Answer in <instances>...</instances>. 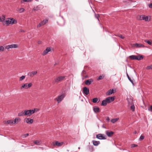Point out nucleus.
I'll return each instance as SVG.
<instances>
[{
  "label": "nucleus",
  "instance_id": "f257e3e1",
  "mask_svg": "<svg viewBox=\"0 0 152 152\" xmlns=\"http://www.w3.org/2000/svg\"><path fill=\"white\" fill-rule=\"evenodd\" d=\"M129 57L131 59L133 60H141L143 58V56H136L134 55H132L129 56Z\"/></svg>",
  "mask_w": 152,
  "mask_h": 152
},
{
  "label": "nucleus",
  "instance_id": "f03ea898",
  "mask_svg": "<svg viewBox=\"0 0 152 152\" xmlns=\"http://www.w3.org/2000/svg\"><path fill=\"white\" fill-rule=\"evenodd\" d=\"M137 19L139 20H144L145 21H148V17L144 15H138L137 17Z\"/></svg>",
  "mask_w": 152,
  "mask_h": 152
},
{
  "label": "nucleus",
  "instance_id": "7ed1b4c3",
  "mask_svg": "<svg viewBox=\"0 0 152 152\" xmlns=\"http://www.w3.org/2000/svg\"><path fill=\"white\" fill-rule=\"evenodd\" d=\"M32 85V84L31 83H30L28 84L26 83L22 85L20 87V88L21 89H22V88L27 89L30 88Z\"/></svg>",
  "mask_w": 152,
  "mask_h": 152
},
{
  "label": "nucleus",
  "instance_id": "20e7f679",
  "mask_svg": "<svg viewBox=\"0 0 152 152\" xmlns=\"http://www.w3.org/2000/svg\"><path fill=\"white\" fill-rule=\"evenodd\" d=\"M65 77V76H59L57 77L55 79L54 81L56 83H58L63 80Z\"/></svg>",
  "mask_w": 152,
  "mask_h": 152
},
{
  "label": "nucleus",
  "instance_id": "39448f33",
  "mask_svg": "<svg viewBox=\"0 0 152 152\" xmlns=\"http://www.w3.org/2000/svg\"><path fill=\"white\" fill-rule=\"evenodd\" d=\"M96 138L100 140H105L106 139V136L104 134H101L96 135Z\"/></svg>",
  "mask_w": 152,
  "mask_h": 152
},
{
  "label": "nucleus",
  "instance_id": "423d86ee",
  "mask_svg": "<svg viewBox=\"0 0 152 152\" xmlns=\"http://www.w3.org/2000/svg\"><path fill=\"white\" fill-rule=\"evenodd\" d=\"M18 47V45L17 44H14L10 45H8L5 47L6 49H8L10 48H16Z\"/></svg>",
  "mask_w": 152,
  "mask_h": 152
},
{
  "label": "nucleus",
  "instance_id": "0eeeda50",
  "mask_svg": "<svg viewBox=\"0 0 152 152\" xmlns=\"http://www.w3.org/2000/svg\"><path fill=\"white\" fill-rule=\"evenodd\" d=\"M108 103H110L113 102L115 99L114 96H109L106 98Z\"/></svg>",
  "mask_w": 152,
  "mask_h": 152
},
{
  "label": "nucleus",
  "instance_id": "6e6552de",
  "mask_svg": "<svg viewBox=\"0 0 152 152\" xmlns=\"http://www.w3.org/2000/svg\"><path fill=\"white\" fill-rule=\"evenodd\" d=\"M64 97V95H61L58 96L55 99L58 102V103L60 102L63 99Z\"/></svg>",
  "mask_w": 152,
  "mask_h": 152
},
{
  "label": "nucleus",
  "instance_id": "1a4fd4ad",
  "mask_svg": "<svg viewBox=\"0 0 152 152\" xmlns=\"http://www.w3.org/2000/svg\"><path fill=\"white\" fill-rule=\"evenodd\" d=\"M53 146L56 145L58 146H60L63 144V142H59L58 141H55L53 142Z\"/></svg>",
  "mask_w": 152,
  "mask_h": 152
},
{
  "label": "nucleus",
  "instance_id": "9d476101",
  "mask_svg": "<svg viewBox=\"0 0 152 152\" xmlns=\"http://www.w3.org/2000/svg\"><path fill=\"white\" fill-rule=\"evenodd\" d=\"M83 92L86 95H88L89 93V89L86 87H84L83 89Z\"/></svg>",
  "mask_w": 152,
  "mask_h": 152
},
{
  "label": "nucleus",
  "instance_id": "9b49d317",
  "mask_svg": "<svg viewBox=\"0 0 152 152\" xmlns=\"http://www.w3.org/2000/svg\"><path fill=\"white\" fill-rule=\"evenodd\" d=\"M24 120L26 122L29 124H31L33 122V120L32 119L26 118Z\"/></svg>",
  "mask_w": 152,
  "mask_h": 152
},
{
  "label": "nucleus",
  "instance_id": "f8f14e48",
  "mask_svg": "<svg viewBox=\"0 0 152 152\" xmlns=\"http://www.w3.org/2000/svg\"><path fill=\"white\" fill-rule=\"evenodd\" d=\"M50 48H47L43 52L42 55L44 56L47 54L50 51Z\"/></svg>",
  "mask_w": 152,
  "mask_h": 152
},
{
  "label": "nucleus",
  "instance_id": "ddd939ff",
  "mask_svg": "<svg viewBox=\"0 0 152 152\" xmlns=\"http://www.w3.org/2000/svg\"><path fill=\"white\" fill-rule=\"evenodd\" d=\"M4 123L8 124H14L13 120H10L7 121H5Z\"/></svg>",
  "mask_w": 152,
  "mask_h": 152
},
{
  "label": "nucleus",
  "instance_id": "4468645a",
  "mask_svg": "<svg viewBox=\"0 0 152 152\" xmlns=\"http://www.w3.org/2000/svg\"><path fill=\"white\" fill-rule=\"evenodd\" d=\"M114 134V132L112 131H107L106 132V134L109 137H111Z\"/></svg>",
  "mask_w": 152,
  "mask_h": 152
},
{
  "label": "nucleus",
  "instance_id": "2eb2a0df",
  "mask_svg": "<svg viewBox=\"0 0 152 152\" xmlns=\"http://www.w3.org/2000/svg\"><path fill=\"white\" fill-rule=\"evenodd\" d=\"M134 46L137 48L143 47L145 48V46L143 44H138L137 43H135L134 44Z\"/></svg>",
  "mask_w": 152,
  "mask_h": 152
},
{
  "label": "nucleus",
  "instance_id": "dca6fc26",
  "mask_svg": "<svg viewBox=\"0 0 152 152\" xmlns=\"http://www.w3.org/2000/svg\"><path fill=\"white\" fill-rule=\"evenodd\" d=\"M37 73V72L36 71H33L29 72L28 75L29 76L31 77H33L34 75H36Z\"/></svg>",
  "mask_w": 152,
  "mask_h": 152
},
{
  "label": "nucleus",
  "instance_id": "f3484780",
  "mask_svg": "<svg viewBox=\"0 0 152 152\" xmlns=\"http://www.w3.org/2000/svg\"><path fill=\"white\" fill-rule=\"evenodd\" d=\"M114 93V91L113 89H110L106 93V95L107 96H110L112 94Z\"/></svg>",
  "mask_w": 152,
  "mask_h": 152
},
{
  "label": "nucleus",
  "instance_id": "a211bd4d",
  "mask_svg": "<svg viewBox=\"0 0 152 152\" xmlns=\"http://www.w3.org/2000/svg\"><path fill=\"white\" fill-rule=\"evenodd\" d=\"M93 110L94 112L96 113H99L100 112L99 108V107L97 106H95L94 107Z\"/></svg>",
  "mask_w": 152,
  "mask_h": 152
},
{
  "label": "nucleus",
  "instance_id": "6ab92c4d",
  "mask_svg": "<svg viewBox=\"0 0 152 152\" xmlns=\"http://www.w3.org/2000/svg\"><path fill=\"white\" fill-rule=\"evenodd\" d=\"M5 17L4 15H3L0 17V22H2L4 24V22L5 21Z\"/></svg>",
  "mask_w": 152,
  "mask_h": 152
},
{
  "label": "nucleus",
  "instance_id": "aec40b11",
  "mask_svg": "<svg viewBox=\"0 0 152 152\" xmlns=\"http://www.w3.org/2000/svg\"><path fill=\"white\" fill-rule=\"evenodd\" d=\"M31 112L30 110H25V116H30L31 115Z\"/></svg>",
  "mask_w": 152,
  "mask_h": 152
},
{
  "label": "nucleus",
  "instance_id": "412c9836",
  "mask_svg": "<svg viewBox=\"0 0 152 152\" xmlns=\"http://www.w3.org/2000/svg\"><path fill=\"white\" fill-rule=\"evenodd\" d=\"M34 143L36 145H39L42 144V142L40 140H37L34 141Z\"/></svg>",
  "mask_w": 152,
  "mask_h": 152
},
{
  "label": "nucleus",
  "instance_id": "4be33fe9",
  "mask_svg": "<svg viewBox=\"0 0 152 152\" xmlns=\"http://www.w3.org/2000/svg\"><path fill=\"white\" fill-rule=\"evenodd\" d=\"M92 142L94 145L95 146L98 145L100 143V142L99 141H97L95 140H92Z\"/></svg>",
  "mask_w": 152,
  "mask_h": 152
},
{
  "label": "nucleus",
  "instance_id": "5701e85b",
  "mask_svg": "<svg viewBox=\"0 0 152 152\" xmlns=\"http://www.w3.org/2000/svg\"><path fill=\"white\" fill-rule=\"evenodd\" d=\"M93 80L92 79H89L85 81V84L87 85H89L91 83V82L93 81Z\"/></svg>",
  "mask_w": 152,
  "mask_h": 152
},
{
  "label": "nucleus",
  "instance_id": "b1692460",
  "mask_svg": "<svg viewBox=\"0 0 152 152\" xmlns=\"http://www.w3.org/2000/svg\"><path fill=\"white\" fill-rule=\"evenodd\" d=\"M57 23L59 25L62 26L64 24V21L62 19H59L57 21Z\"/></svg>",
  "mask_w": 152,
  "mask_h": 152
},
{
  "label": "nucleus",
  "instance_id": "393cba45",
  "mask_svg": "<svg viewBox=\"0 0 152 152\" xmlns=\"http://www.w3.org/2000/svg\"><path fill=\"white\" fill-rule=\"evenodd\" d=\"M14 124H17L20 121V119L18 117L16 118L15 119L13 120Z\"/></svg>",
  "mask_w": 152,
  "mask_h": 152
},
{
  "label": "nucleus",
  "instance_id": "a878e982",
  "mask_svg": "<svg viewBox=\"0 0 152 152\" xmlns=\"http://www.w3.org/2000/svg\"><path fill=\"white\" fill-rule=\"evenodd\" d=\"M108 103L107 101H106V99H105L103 100L102 102L101 105L102 106H105Z\"/></svg>",
  "mask_w": 152,
  "mask_h": 152
},
{
  "label": "nucleus",
  "instance_id": "bb28decb",
  "mask_svg": "<svg viewBox=\"0 0 152 152\" xmlns=\"http://www.w3.org/2000/svg\"><path fill=\"white\" fill-rule=\"evenodd\" d=\"M10 19V23L11 24H13L14 23H17V21L13 19Z\"/></svg>",
  "mask_w": 152,
  "mask_h": 152
},
{
  "label": "nucleus",
  "instance_id": "cd10ccee",
  "mask_svg": "<svg viewBox=\"0 0 152 152\" xmlns=\"http://www.w3.org/2000/svg\"><path fill=\"white\" fill-rule=\"evenodd\" d=\"M48 19H45L44 20H43L40 23H41V24L42 26L46 24L48 22Z\"/></svg>",
  "mask_w": 152,
  "mask_h": 152
},
{
  "label": "nucleus",
  "instance_id": "c85d7f7f",
  "mask_svg": "<svg viewBox=\"0 0 152 152\" xmlns=\"http://www.w3.org/2000/svg\"><path fill=\"white\" fill-rule=\"evenodd\" d=\"M119 119V118H113L111 119L110 120V121L111 123L114 124Z\"/></svg>",
  "mask_w": 152,
  "mask_h": 152
},
{
  "label": "nucleus",
  "instance_id": "c756f323",
  "mask_svg": "<svg viewBox=\"0 0 152 152\" xmlns=\"http://www.w3.org/2000/svg\"><path fill=\"white\" fill-rule=\"evenodd\" d=\"M18 115L19 116H25V111H23L20 113H19L18 114Z\"/></svg>",
  "mask_w": 152,
  "mask_h": 152
},
{
  "label": "nucleus",
  "instance_id": "7c9ffc66",
  "mask_svg": "<svg viewBox=\"0 0 152 152\" xmlns=\"http://www.w3.org/2000/svg\"><path fill=\"white\" fill-rule=\"evenodd\" d=\"M31 112V114L32 115V114L36 112L38 110L37 108H34L33 110H30Z\"/></svg>",
  "mask_w": 152,
  "mask_h": 152
},
{
  "label": "nucleus",
  "instance_id": "2f4dec72",
  "mask_svg": "<svg viewBox=\"0 0 152 152\" xmlns=\"http://www.w3.org/2000/svg\"><path fill=\"white\" fill-rule=\"evenodd\" d=\"M10 19H9L7 20H6L5 22H4V24H5L7 25L10 24Z\"/></svg>",
  "mask_w": 152,
  "mask_h": 152
},
{
  "label": "nucleus",
  "instance_id": "473e14b6",
  "mask_svg": "<svg viewBox=\"0 0 152 152\" xmlns=\"http://www.w3.org/2000/svg\"><path fill=\"white\" fill-rule=\"evenodd\" d=\"M104 76L103 75H100L98 77V78L97 80H102L104 78Z\"/></svg>",
  "mask_w": 152,
  "mask_h": 152
},
{
  "label": "nucleus",
  "instance_id": "72a5a7b5",
  "mask_svg": "<svg viewBox=\"0 0 152 152\" xmlns=\"http://www.w3.org/2000/svg\"><path fill=\"white\" fill-rule=\"evenodd\" d=\"M33 1V0H21V3H23L24 2H31Z\"/></svg>",
  "mask_w": 152,
  "mask_h": 152
},
{
  "label": "nucleus",
  "instance_id": "f704fd0d",
  "mask_svg": "<svg viewBox=\"0 0 152 152\" xmlns=\"http://www.w3.org/2000/svg\"><path fill=\"white\" fill-rule=\"evenodd\" d=\"M144 42L146 43H147L149 45H151L152 44V42L151 41L145 40Z\"/></svg>",
  "mask_w": 152,
  "mask_h": 152
},
{
  "label": "nucleus",
  "instance_id": "c9c22d12",
  "mask_svg": "<svg viewBox=\"0 0 152 152\" xmlns=\"http://www.w3.org/2000/svg\"><path fill=\"white\" fill-rule=\"evenodd\" d=\"M131 109L132 112H134L135 110V107L134 104L132 105L130 107Z\"/></svg>",
  "mask_w": 152,
  "mask_h": 152
},
{
  "label": "nucleus",
  "instance_id": "e433bc0d",
  "mask_svg": "<svg viewBox=\"0 0 152 152\" xmlns=\"http://www.w3.org/2000/svg\"><path fill=\"white\" fill-rule=\"evenodd\" d=\"M98 101V99L97 98H94L92 100V102L94 103H96Z\"/></svg>",
  "mask_w": 152,
  "mask_h": 152
},
{
  "label": "nucleus",
  "instance_id": "4c0bfd02",
  "mask_svg": "<svg viewBox=\"0 0 152 152\" xmlns=\"http://www.w3.org/2000/svg\"><path fill=\"white\" fill-rule=\"evenodd\" d=\"M39 9V8L38 6H37L36 7H34L33 9V10H34L35 11H37Z\"/></svg>",
  "mask_w": 152,
  "mask_h": 152
},
{
  "label": "nucleus",
  "instance_id": "58836bf2",
  "mask_svg": "<svg viewBox=\"0 0 152 152\" xmlns=\"http://www.w3.org/2000/svg\"><path fill=\"white\" fill-rule=\"evenodd\" d=\"M127 77L128 79L131 82L132 84H133V82L132 80H131V78H130L129 75L127 74Z\"/></svg>",
  "mask_w": 152,
  "mask_h": 152
},
{
  "label": "nucleus",
  "instance_id": "ea45409f",
  "mask_svg": "<svg viewBox=\"0 0 152 152\" xmlns=\"http://www.w3.org/2000/svg\"><path fill=\"white\" fill-rule=\"evenodd\" d=\"M29 135V134L28 133H26L24 134H23L22 135V138H24L26 137Z\"/></svg>",
  "mask_w": 152,
  "mask_h": 152
},
{
  "label": "nucleus",
  "instance_id": "a19ab883",
  "mask_svg": "<svg viewBox=\"0 0 152 152\" xmlns=\"http://www.w3.org/2000/svg\"><path fill=\"white\" fill-rule=\"evenodd\" d=\"M25 78V76L24 75H23L20 77V79H19V80L21 81V80H23Z\"/></svg>",
  "mask_w": 152,
  "mask_h": 152
},
{
  "label": "nucleus",
  "instance_id": "79ce46f5",
  "mask_svg": "<svg viewBox=\"0 0 152 152\" xmlns=\"http://www.w3.org/2000/svg\"><path fill=\"white\" fill-rule=\"evenodd\" d=\"M4 48L3 46H0V52L1 51H3L4 50Z\"/></svg>",
  "mask_w": 152,
  "mask_h": 152
},
{
  "label": "nucleus",
  "instance_id": "37998d69",
  "mask_svg": "<svg viewBox=\"0 0 152 152\" xmlns=\"http://www.w3.org/2000/svg\"><path fill=\"white\" fill-rule=\"evenodd\" d=\"M146 69H152V64L149 66H148L146 67Z\"/></svg>",
  "mask_w": 152,
  "mask_h": 152
},
{
  "label": "nucleus",
  "instance_id": "c03bdc74",
  "mask_svg": "<svg viewBox=\"0 0 152 152\" xmlns=\"http://www.w3.org/2000/svg\"><path fill=\"white\" fill-rule=\"evenodd\" d=\"M25 10V9L23 8H21L19 9V12L21 13L23 12Z\"/></svg>",
  "mask_w": 152,
  "mask_h": 152
},
{
  "label": "nucleus",
  "instance_id": "a18cd8bd",
  "mask_svg": "<svg viewBox=\"0 0 152 152\" xmlns=\"http://www.w3.org/2000/svg\"><path fill=\"white\" fill-rule=\"evenodd\" d=\"M95 18H96L98 20H99V15L98 14H96L95 13Z\"/></svg>",
  "mask_w": 152,
  "mask_h": 152
},
{
  "label": "nucleus",
  "instance_id": "49530a36",
  "mask_svg": "<svg viewBox=\"0 0 152 152\" xmlns=\"http://www.w3.org/2000/svg\"><path fill=\"white\" fill-rule=\"evenodd\" d=\"M144 139V137L142 135H141L140 138H139V140H142Z\"/></svg>",
  "mask_w": 152,
  "mask_h": 152
},
{
  "label": "nucleus",
  "instance_id": "de8ad7c7",
  "mask_svg": "<svg viewBox=\"0 0 152 152\" xmlns=\"http://www.w3.org/2000/svg\"><path fill=\"white\" fill-rule=\"evenodd\" d=\"M148 109L149 111L152 112V105H151Z\"/></svg>",
  "mask_w": 152,
  "mask_h": 152
},
{
  "label": "nucleus",
  "instance_id": "09e8293b",
  "mask_svg": "<svg viewBox=\"0 0 152 152\" xmlns=\"http://www.w3.org/2000/svg\"><path fill=\"white\" fill-rule=\"evenodd\" d=\"M137 145L134 144H132L131 146L132 148H134L136 147H137Z\"/></svg>",
  "mask_w": 152,
  "mask_h": 152
},
{
  "label": "nucleus",
  "instance_id": "8fccbe9b",
  "mask_svg": "<svg viewBox=\"0 0 152 152\" xmlns=\"http://www.w3.org/2000/svg\"><path fill=\"white\" fill-rule=\"evenodd\" d=\"M119 37L121 38V39H124V36H123V35H120L118 36Z\"/></svg>",
  "mask_w": 152,
  "mask_h": 152
},
{
  "label": "nucleus",
  "instance_id": "3c124183",
  "mask_svg": "<svg viewBox=\"0 0 152 152\" xmlns=\"http://www.w3.org/2000/svg\"><path fill=\"white\" fill-rule=\"evenodd\" d=\"M148 7L150 8H152V2L148 4Z\"/></svg>",
  "mask_w": 152,
  "mask_h": 152
},
{
  "label": "nucleus",
  "instance_id": "603ef678",
  "mask_svg": "<svg viewBox=\"0 0 152 152\" xmlns=\"http://www.w3.org/2000/svg\"><path fill=\"white\" fill-rule=\"evenodd\" d=\"M42 25H41V23H39L38 25L37 26V28H39L41 26H42Z\"/></svg>",
  "mask_w": 152,
  "mask_h": 152
},
{
  "label": "nucleus",
  "instance_id": "864d4df0",
  "mask_svg": "<svg viewBox=\"0 0 152 152\" xmlns=\"http://www.w3.org/2000/svg\"><path fill=\"white\" fill-rule=\"evenodd\" d=\"M110 119L108 117H107L106 118V121L107 122H109L110 121Z\"/></svg>",
  "mask_w": 152,
  "mask_h": 152
},
{
  "label": "nucleus",
  "instance_id": "5fc2aeb1",
  "mask_svg": "<svg viewBox=\"0 0 152 152\" xmlns=\"http://www.w3.org/2000/svg\"><path fill=\"white\" fill-rule=\"evenodd\" d=\"M20 32H25V31L23 29H21L20 31Z\"/></svg>",
  "mask_w": 152,
  "mask_h": 152
},
{
  "label": "nucleus",
  "instance_id": "6e6d98bb",
  "mask_svg": "<svg viewBox=\"0 0 152 152\" xmlns=\"http://www.w3.org/2000/svg\"><path fill=\"white\" fill-rule=\"evenodd\" d=\"M38 43L39 44H41V41H39L38 42Z\"/></svg>",
  "mask_w": 152,
  "mask_h": 152
},
{
  "label": "nucleus",
  "instance_id": "4d7b16f0",
  "mask_svg": "<svg viewBox=\"0 0 152 152\" xmlns=\"http://www.w3.org/2000/svg\"><path fill=\"white\" fill-rule=\"evenodd\" d=\"M102 127L104 128H106L104 126V125L103 124Z\"/></svg>",
  "mask_w": 152,
  "mask_h": 152
},
{
  "label": "nucleus",
  "instance_id": "13d9d810",
  "mask_svg": "<svg viewBox=\"0 0 152 152\" xmlns=\"http://www.w3.org/2000/svg\"><path fill=\"white\" fill-rule=\"evenodd\" d=\"M128 104H129V106L130 104L131 103H130L129 101H128Z\"/></svg>",
  "mask_w": 152,
  "mask_h": 152
},
{
  "label": "nucleus",
  "instance_id": "bf43d9fd",
  "mask_svg": "<svg viewBox=\"0 0 152 152\" xmlns=\"http://www.w3.org/2000/svg\"><path fill=\"white\" fill-rule=\"evenodd\" d=\"M134 134H136L137 133V132L136 131H135L134 132Z\"/></svg>",
  "mask_w": 152,
  "mask_h": 152
},
{
  "label": "nucleus",
  "instance_id": "052dcab7",
  "mask_svg": "<svg viewBox=\"0 0 152 152\" xmlns=\"http://www.w3.org/2000/svg\"><path fill=\"white\" fill-rule=\"evenodd\" d=\"M80 147H79V148H78V149H80Z\"/></svg>",
  "mask_w": 152,
  "mask_h": 152
},
{
  "label": "nucleus",
  "instance_id": "680f3d73",
  "mask_svg": "<svg viewBox=\"0 0 152 152\" xmlns=\"http://www.w3.org/2000/svg\"><path fill=\"white\" fill-rule=\"evenodd\" d=\"M123 2H125L126 1H123Z\"/></svg>",
  "mask_w": 152,
  "mask_h": 152
},
{
  "label": "nucleus",
  "instance_id": "e2e57ef3",
  "mask_svg": "<svg viewBox=\"0 0 152 152\" xmlns=\"http://www.w3.org/2000/svg\"><path fill=\"white\" fill-rule=\"evenodd\" d=\"M132 102H133V101H132Z\"/></svg>",
  "mask_w": 152,
  "mask_h": 152
},
{
  "label": "nucleus",
  "instance_id": "0e129e2a",
  "mask_svg": "<svg viewBox=\"0 0 152 152\" xmlns=\"http://www.w3.org/2000/svg\"><path fill=\"white\" fill-rule=\"evenodd\" d=\"M91 147L92 148H93V147H92V146H91Z\"/></svg>",
  "mask_w": 152,
  "mask_h": 152
}]
</instances>
